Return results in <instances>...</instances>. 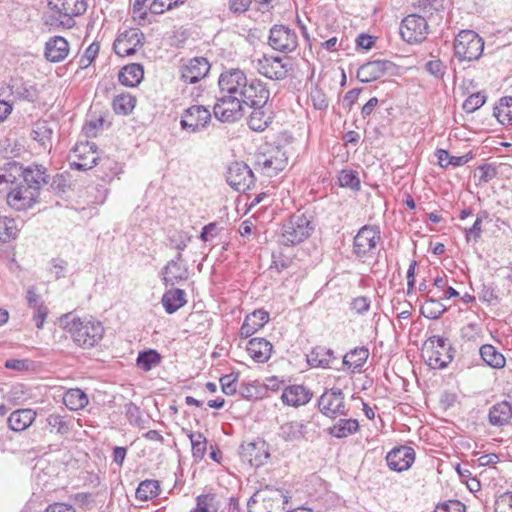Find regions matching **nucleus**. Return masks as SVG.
<instances>
[{
    "label": "nucleus",
    "mask_w": 512,
    "mask_h": 512,
    "mask_svg": "<svg viewBox=\"0 0 512 512\" xmlns=\"http://www.w3.org/2000/svg\"><path fill=\"white\" fill-rule=\"evenodd\" d=\"M23 182L16 184L7 195V203L15 210H26L37 201L40 189L48 184L49 174L46 167L32 164L24 168Z\"/></svg>",
    "instance_id": "f257e3e1"
},
{
    "label": "nucleus",
    "mask_w": 512,
    "mask_h": 512,
    "mask_svg": "<svg viewBox=\"0 0 512 512\" xmlns=\"http://www.w3.org/2000/svg\"><path fill=\"white\" fill-rule=\"evenodd\" d=\"M61 323L73 342L83 349L96 346L104 336L102 323L92 317H76L71 313L66 314Z\"/></svg>",
    "instance_id": "f03ea898"
},
{
    "label": "nucleus",
    "mask_w": 512,
    "mask_h": 512,
    "mask_svg": "<svg viewBox=\"0 0 512 512\" xmlns=\"http://www.w3.org/2000/svg\"><path fill=\"white\" fill-rule=\"evenodd\" d=\"M313 230L310 216L294 213L282 224L279 242L285 246L299 244L307 239Z\"/></svg>",
    "instance_id": "7ed1b4c3"
},
{
    "label": "nucleus",
    "mask_w": 512,
    "mask_h": 512,
    "mask_svg": "<svg viewBox=\"0 0 512 512\" xmlns=\"http://www.w3.org/2000/svg\"><path fill=\"white\" fill-rule=\"evenodd\" d=\"M288 498L279 489L266 486L257 491L247 503L248 512H284Z\"/></svg>",
    "instance_id": "20e7f679"
},
{
    "label": "nucleus",
    "mask_w": 512,
    "mask_h": 512,
    "mask_svg": "<svg viewBox=\"0 0 512 512\" xmlns=\"http://www.w3.org/2000/svg\"><path fill=\"white\" fill-rule=\"evenodd\" d=\"M454 352L447 338L433 336L423 349V358L432 369H443L453 360Z\"/></svg>",
    "instance_id": "39448f33"
},
{
    "label": "nucleus",
    "mask_w": 512,
    "mask_h": 512,
    "mask_svg": "<svg viewBox=\"0 0 512 512\" xmlns=\"http://www.w3.org/2000/svg\"><path fill=\"white\" fill-rule=\"evenodd\" d=\"M484 50L483 39L472 30H462L454 40L455 56L461 61L479 59Z\"/></svg>",
    "instance_id": "423d86ee"
},
{
    "label": "nucleus",
    "mask_w": 512,
    "mask_h": 512,
    "mask_svg": "<svg viewBox=\"0 0 512 512\" xmlns=\"http://www.w3.org/2000/svg\"><path fill=\"white\" fill-rule=\"evenodd\" d=\"M48 6L58 14L57 20L65 28H72L75 25L73 17L87 9L85 0H49Z\"/></svg>",
    "instance_id": "0eeeda50"
},
{
    "label": "nucleus",
    "mask_w": 512,
    "mask_h": 512,
    "mask_svg": "<svg viewBox=\"0 0 512 512\" xmlns=\"http://www.w3.org/2000/svg\"><path fill=\"white\" fill-rule=\"evenodd\" d=\"M245 108L240 98L220 94L213 107V113L221 122H235L243 117Z\"/></svg>",
    "instance_id": "6e6552de"
},
{
    "label": "nucleus",
    "mask_w": 512,
    "mask_h": 512,
    "mask_svg": "<svg viewBox=\"0 0 512 512\" xmlns=\"http://www.w3.org/2000/svg\"><path fill=\"white\" fill-rule=\"evenodd\" d=\"M268 44L273 50L290 53L298 46V36L290 27L284 24H275L270 28Z\"/></svg>",
    "instance_id": "1a4fd4ad"
},
{
    "label": "nucleus",
    "mask_w": 512,
    "mask_h": 512,
    "mask_svg": "<svg viewBox=\"0 0 512 512\" xmlns=\"http://www.w3.org/2000/svg\"><path fill=\"white\" fill-rule=\"evenodd\" d=\"M95 148V144L88 141L76 144L69 155L70 168L85 171L95 167L99 159Z\"/></svg>",
    "instance_id": "9d476101"
},
{
    "label": "nucleus",
    "mask_w": 512,
    "mask_h": 512,
    "mask_svg": "<svg viewBox=\"0 0 512 512\" xmlns=\"http://www.w3.org/2000/svg\"><path fill=\"white\" fill-rule=\"evenodd\" d=\"M345 396L341 389L332 388L326 390L318 400V407L322 414L330 418L347 415L348 409L345 405Z\"/></svg>",
    "instance_id": "9b49d317"
},
{
    "label": "nucleus",
    "mask_w": 512,
    "mask_h": 512,
    "mask_svg": "<svg viewBox=\"0 0 512 512\" xmlns=\"http://www.w3.org/2000/svg\"><path fill=\"white\" fill-rule=\"evenodd\" d=\"M396 65L385 59H377L362 64L357 70V79L362 83L376 81L385 75H394Z\"/></svg>",
    "instance_id": "f8f14e48"
},
{
    "label": "nucleus",
    "mask_w": 512,
    "mask_h": 512,
    "mask_svg": "<svg viewBox=\"0 0 512 512\" xmlns=\"http://www.w3.org/2000/svg\"><path fill=\"white\" fill-rule=\"evenodd\" d=\"M429 33V26L424 16L410 14L400 25V34L408 43L422 42Z\"/></svg>",
    "instance_id": "ddd939ff"
},
{
    "label": "nucleus",
    "mask_w": 512,
    "mask_h": 512,
    "mask_svg": "<svg viewBox=\"0 0 512 512\" xmlns=\"http://www.w3.org/2000/svg\"><path fill=\"white\" fill-rule=\"evenodd\" d=\"M380 239V230L377 226L365 225L361 227L353 240V253L358 258L367 256L376 249Z\"/></svg>",
    "instance_id": "4468645a"
},
{
    "label": "nucleus",
    "mask_w": 512,
    "mask_h": 512,
    "mask_svg": "<svg viewBox=\"0 0 512 512\" xmlns=\"http://www.w3.org/2000/svg\"><path fill=\"white\" fill-rule=\"evenodd\" d=\"M247 79L244 71L240 69L226 70L220 74L218 79L219 93L233 98H241Z\"/></svg>",
    "instance_id": "2eb2a0df"
},
{
    "label": "nucleus",
    "mask_w": 512,
    "mask_h": 512,
    "mask_svg": "<svg viewBox=\"0 0 512 512\" xmlns=\"http://www.w3.org/2000/svg\"><path fill=\"white\" fill-rule=\"evenodd\" d=\"M144 39V34L140 29L125 30L115 39L113 49L118 56H132L139 47L144 45Z\"/></svg>",
    "instance_id": "dca6fc26"
},
{
    "label": "nucleus",
    "mask_w": 512,
    "mask_h": 512,
    "mask_svg": "<svg viewBox=\"0 0 512 512\" xmlns=\"http://www.w3.org/2000/svg\"><path fill=\"white\" fill-rule=\"evenodd\" d=\"M227 183L236 191L244 192L254 185L252 170L244 162H233L227 169Z\"/></svg>",
    "instance_id": "f3484780"
},
{
    "label": "nucleus",
    "mask_w": 512,
    "mask_h": 512,
    "mask_svg": "<svg viewBox=\"0 0 512 512\" xmlns=\"http://www.w3.org/2000/svg\"><path fill=\"white\" fill-rule=\"evenodd\" d=\"M211 120L210 111L202 105H193L182 114L180 125L183 130L197 133L206 128Z\"/></svg>",
    "instance_id": "a211bd4d"
},
{
    "label": "nucleus",
    "mask_w": 512,
    "mask_h": 512,
    "mask_svg": "<svg viewBox=\"0 0 512 512\" xmlns=\"http://www.w3.org/2000/svg\"><path fill=\"white\" fill-rule=\"evenodd\" d=\"M270 92L266 85L259 79H247L246 87L243 89L241 101L246 107H264L269 99Z\"/></svg>",
    "instance_id": "6ab92c4d"
},
{
    "label": "nucleus",
    "mask_w": 512,
    "mask_h": 512,
    "mask_svg": "<svg viewBox=\"0 0 512 512\" xmlns=\"http://www.w3.org/2000/svg\"><path fill=\"white\" fill-rule=\"evenodd\" d=\"M163 281L165 285L174 286L185 281L189 277L188 266L185 263L182 253L178 252L174 259L170 260L162 269Z\"/></svg>",
    "instance_id": "aec40b11"
},
{
    "label": "nucleus",
    "mask_w": 512,
    "mask_h": 512,
    "mask_svg": "<svg viewBox=\"0 0 512 512\" xmlns=\"http://www.w3.org/2000/svg\"><path fill=\"white\" fill-rule=\"evenodd\" d=\"M415 461V451L409 446L393 448L386 455L388 467L396 472L408 470Z\"/></svg>",
    "instance_id": "412c9836"
},
{
    "label": "nucleus",
    "mask_w": 512,
    "mask_h": 512,
    "mask_svg": "<svg viewBox=\"0 0 512 512\" xmlns=\"http://www.w3.org/2000/svg\"><path fill=\"white\" fill-rule=\"evenodd\" d=\"M257 70L269 79L281 80L287 76L288 63L280 57L263 56L257 62Z\"/></svg>",
    "instance_id": "4be33fe9"
},
{
    "label": "nucleus",
    "mask_w": 512,
    "mask_h": 512,
    "mask_svg": "<svg viewBox=\"0 0 512 512\" xmlns=\"http://www.w3.org/2000/svg\"><path fill=\"white\" fill-rule=\"evenodd\" d=\"M8 88L12 96L15 99L26 101V102H36L39 98V90L37 86L30 81H25L21 77L11 78L8 83Z\"/></svg>",
    "instance_id": "5701e85b"
},
{
    "label": "nucleus",
    "mask_w": 512,
    "mask_h": 512,
    "mask_svg": "<svg viewBox=\"0 0 512 512\" xmlns=\"http://www.w3.org/2000/svg\"><path fill=\"white\" fill-rule=\"evenodd\" d=\"M210 70V64L206 58L195 57L181 69L180 79L185 83L195 84L203 79Z\"/></svg>",
    "instance_id": "b1692460"
},
{
    "label": "nucleus",
    "mask_w": 512,
    "mask_h": 512,
    "mask_svg": "<svg viewBox=\"0 0 512 512\" xmlns=\"http://www.w3.org/2000/svg\"><path fill=\"white\" fill-rule=\"evenodd\" d=\"M69 53V43L62 36H54L45 44V58L53 63L63 61Z\"/></svg>",
    "instance_id": "393cba45"
},
{
    "label": "nucleus",
    "mask_w": 512,
    "mask_h": 512,
    "mask_svg": "<svg viewBox=\"0 0 512 512\" xmlns=\"http://www.w3.org/2000/svg\"><path fill=\"white\" fill-rule=\"evenodd\" d=\"M37 416L36 411L30 408H22L13 411L8 419V427L15 432H22L29 428L35 421Z\"/></svg>",
    "instance_id": "a878e982"
},
{
    "label": "nucleus",
    "mask_w": 512,
    "mask_h": 512,
    "mask_svg": "<svg viewBox=\"0 0 512 512\" xmlns=\"http://www.w3.org/2000/svg\"><path fill=\"white\" fill-rule=\"evenodd\" d=\"M246 349L255 362L265 363L271 357L273 346L265 338H252L248 341Z\"/></svg>",
    "instance_id": "bb28decb"
},
{
    "label": "nucleus",
    "mask_w": 512,
    "mask_h": 512,
    "mask_svg": "<svg viewBox=\"0 0 512 512\" xmlns=\"http://www.w3.org/2000/svg\"><path fill=\"white\" fill-rule=\"evenodd\" d=\"M268 320L269 314L266 311L255 310L246 316L240 328V336L242 338H248L252 336L255 332L264 327Z\"/></svg>",
    "instance_id": "cd10ccee"
},
{
    "label": "nucleus",
    "mask_w": 512,
    "mask_h": 512,
    "mask_svg": "<svg viewBox=\"0 0 512 512\" xmlns=\"http://www.w3.org/2000/svg\"><path fill=\"white\" fill-rule=\"evenodd\" d=\"M287 160L286 153L277 148L269 156H264L263 161H258V164L262 165L265 173L271 177L284 170L287 165Z\"/></svg>",
    "instance_id": "c85d7f7f"
},
{
    "label": "nucleus",
    "mask_w": 512,
    "mask_h": 512,
    "mask_svg": "<svg viewBox=\"0 0 512 512\" xmlns=\"http://www.w3.org/2000/svg\"><path fill=\"white\" fill-rule=\"evenodd\" d=\"M312 393L302 385H294L284 389L281 399L290 406H301L308 403Z\"/></svg>",
    "instance_id": "c756f323"
},
{
    "label": "nucleus",
    "mask_w": 512,
    "mask_h": 512,
    "mask_svg": "<svg viewBox=\"0 0 512 512\" xmlns=\"http://www.w3.org/2000/svg\"><path fill=\"white\" fill-rule=\"evenodd\" d=\"M240 455L244 461H247L252 467L262 466L269 458V453L258 447L256 443L250 442L240 447Z\"/></svg>",
    "instance_id": "7c9ffc66"
},
{
    "label": "nucleus",
    "mask_w": 512,
    "mask_h": 512,
    "mask_svg": "<svg viewBox=\"0 0 512 512\" xmlns=\"http://www.w3.org/2000/svg\"><path fill=\"white\" fill-rule=\"evenodd\" d=\"M488 418L493 426L508 424L512 418V403L505 400L494 404L489 410Z\"/></svg>",
    "instance_id": "2f4dec72"
},
{
    "label": "nucleus",
    "mask_w": 512,
    "mask_h": 512,
    "mask_svg": "<svg viewBox=\"0 0 512 512\" xmlns=\"http://www.w3.org/2000/svg\"><path fill=\"white\" fill-rule=\"evenodd\" d=\"M369 357V350L365 346L350 350L343 357V365L351 372H360Z\"/></svg>",
    "instance_id": "473e14b6"
},
{
    "label": "nucleus",
    "mask_w": 512,
    "mask_h": 512,
    "mask_svg": "<svg viewBox=\"0 0 512 512\" xmlns=\"http://www.w3.org/2000/svg\"><path fill=\"white\" fill-rule=\"evenodd\" d=\"M185 297L183 289L173 288L163 294L161 303L168 314H173L187 303Z\"/></svg>",
    "instance_id": "72a5a7b5"
},
{
    "label": "nucleus",
    "mask_w": 512,
    "mask_h": 512,
    "mask_svg": "<svg viewBox=\"0 0 512 512\" xmlns=\"http://www.w3.org/2000/svg\"><path fill=\"white\" fill-rule=\"evenodd\" d=\"M144 76V69L138 63L124 66L119 72V82L128 87L137 86Z\"/></svg>",
    "instance_id": "f704fd0d"
},
{
    "label": "nucleus",
    "mask_w": 512,
    "mask_h": 512,
    "mask_svg": "<svg viewBox=\"0 0 512 512\" xmlns=\"http://www.w3.org/2000/svg\"><path fill=\"white\" fill-rule=\"evenodd\" d=\"M306 426L298 421L282 424L279 428V437L286 442L299 441L305 437Z\"/></svg>",
    "instance_id": "c9c22d12"
},
{
    "label": "nucleus",
    "mask_w": 512,
    "mask_h": 512,
    "mask_svg": "<svg viewBox=\"0 0 512 512\" xmlns=\"http://www.w3.org/2000/svg\"><path fill=\"white\" fill-rule=\"evenodd\" d=\"M358 429L359 423L356 419L341 418L328 429V433L333 437L341 439L356 433Z\"/></svg>",
    "instance_id": "e433bc0d"
},
{
    "label": "nucleus",
    "mask_w": 512,
    "mask_h": 512,
    "mask_svg": "<svg viewBox=\"0 0 512 512\" xmlns=\"http://www.w3.org/2000/svg\"><path fill=\"white\" fill-rule=\"evenodd\" d=\"M24 173V167L20 163L9 161L0 167V184H16L20 178L23 179Z\"/></svg>",
    "instance_id": "4c0bfd02"
},
{
    "label": "nucleus",
    "mask_w": 512,
    "mask_h": 512,
    "mask_svg": "<svg viewBox=\"0 0 512 512\" xmlns=\"http://www.w3.org/2000/svg\"><path fill=\"white\" fill-rule=\"evenodd\" d=\"M88 397L81 389H69L63 396V403L71 411H77L88 405Z\"/></svg>",
    "instance_id": "58836bf2"
},
{
    "label": "nucleus",
    "mask_w": 512,
    "mask_h": 512,
    "mask_svg": "<svg viewBox=\"0 0 512 512\" xmlns=\"http://www.w3.org/2000/svg\"><path fill=\"white\" fill-rule=\"evenodd\" d=\"M480 356L483 361L492 368L501 369L505 366V357L493 345H482L480 348Z\"/></svg>",
    "instance_id": "ea45409f"
},
{
    "label": "nucleus",
    "mask_w": 512,
    "mask_h": 512,
    "mask_svg": "<svg viewBox=\"0 0 512 512\" xmlns=\"http://www.w3.org/2000/svg\"><path fill=\"white\" fill-rule=\"evenodd\" d=\"M53 130L45 120L37 121L31 131V138L46 149L51 144Z\"/></svg>",
    "instance_id": "a19ab883"
},
{
    "label": "nucleus",
    "mask_w": 512,
    "mask_h": 512,
    "mask_svg": "<svg viewBox=\"0 0 512 512\" xmlns=\"http://www.w3.org/2000/svg\"><path fill=\"white\" fill-rule=\"evenodd\" d=\"M307 357V361L311 366L327 367L330 361L334 359V352L329 348L318 346Z\"/></svg>",
    "instance_id": "79ce46f5"
},
{
    "label": "nucleus",
    "mask_w": 512,
    "mask_h": 512,
    "mask_svg": "<svg viewBox=\"0 0 512 512\" xmlns=\"http://www.w3.org/2000/svg\"><path fill=\"white\" fill-rule=\"evenodd\" d=\"M253 111L248 118V126L253 131H264L269 123H271V117L266 114L263 107L253 106Z\"/></svg>",
    "instance_id": "37998d69"
},
{
    "label": "nucleus",
    "mask_w": 512,
    "mask_h": 512,
    "mask_svg": "<svg viewBox=\"0 0 512 512\" xmlns=\"http://www.w3.org/2000/svg\"><path fill=\"white\" fill-rule=\"evenodd\" d=\"M493 114L501 124H512V97L501 98Z\"/></svg>",
    "instance_id": "c03bdc74"
},
{
    "label": "nucleus",
    "mask_w": 512,
    "mask_h": 512,
    "mask_svg": "<svg viewBox=\"0 0 512 512\" xmlns=\"http://www.w3.org/2000/svg\"><path fill=\"white\" fill-rule=\"evenodd\" d=\"M161 362V355L153 349L142 351L138 354L136 364L138 368L147 372Z\"/></svg>",
    "instance_id": "a18cd8bd"
},
{
    "label": "nucleus",
    "mask_w": 512,
    "mask_h": 512,
    "mask_svg": "<svg viewBox=\"0 0 512 512\" xmlns=\"http://www.w3.org/2000/svg\"><path fill=\"white\" fill-rule=\"evenodd\" d=\"M45 426L49 429L50 433H56L59 435H65L69 433L70 426L69 421L65 417L53 413L45 419Z\"/></svg>",
    "instance_id": "49530a36"
},
{
    "label": "nucleus",
    "mask_w": 512,
    "mask_h": 512,
    "mask_svg": "<svg viewBox=\"0 0 512 512\" xmlns=\"http://www.w3.org/2000/svg\"><path fill=\"white\" fill-rule=\"evenodd\" d=\"M160 485L157 480H144L140 482L136 489V498L142 501L158 496Z\"/></svg>",
    "instance_id": "de8ad7c7"
},
{
    "label": "nucleus",
    "mask_w": 512,
    "mask_h": 512,
    "mask_svg": "<svg viewBox=\"0 0 512 512\" xmlns=\"http://www.w3.org/2000/svg\"><path fill=\"white\" fill-rule=\"evenodd\" d=\"M136 104V99L130 94H119L113 99V109L115 113L121 115L130 114Z\"/></svg>",
    "instance_id": "09e8293b"
},
{
    "label": "nucleus",
    "mask_w": 512,
    "mask_h": 512,
    "mask_svg": "<svg viewBox=\"0 0 512 512\" xmlns=\"http://www.w3.org/2000/svg\"><path fill=\"white\" fill-rule=\"evenodd\" d=\"M446 307L439 301L433 298H428L421 306V314L428 319H438L445 311Z\"/></svg>",
    "instance_id": "8fccbe9b"
},
{
    "label": "nucleus",
    "mask_w": 512,
    "mask_h": 512,
    "mask_svg": "<svg viewBox=\"0 0 512 512\" xmlns=\"http://www.w3.org/2000/svg\"><path fill=\"white\" fill-rule=\"evenodd\" d=\"M338 182L341 187L350 188L353 191H359L361 188L358 173L354 170L343 169L340 171Z\"/></svg>",
    "instance_id": "3c124183"
},
{
    "label": "nucleus",
    "mask_w": 512,
    "mask_h": 512,
    "mask_svg": "<svg viewBox=\"0 0 512 512\" xmlns=\"http://www.w3.org/2000/svg\"><path fill=\"white\" fill-rule=\"evenodd\" d=\"M188 438L191 441L193 458L195 460H201L206 453L207 439L200 432H198V433L190 432L188 434Z\"/></svg>",
    "instance_id": "603ef678"
},
{
    "label": "nucleus",
    "mask_w": 512,
    "mask_h": 512,
    "mask_svg": "<svg viewBox=\"0 0 512 512\" xmlns=\"http://www.w3.org/2000/svg\"><path fill=\"white\" fill-rule=\"evenodd\" d=\"M218 503L213 493L201 494L196 498L195 512H217Z\"/></svg>",
    "instance_id": "864d4df0"
},
{
    "label": "nucleus",
    "mask_w": 512,
    "mask_h": 512,
    "mask_svg": "<svg viewBox=\"0 0 512 512\" xmlns=\"http://www.w3.org/2000/svg\"><path fill=\"white\" fill-rule=\"evenodd\" d=\"M414 7L423 13L422 16H431L434 12L444 9V0H415Z\"/></svg>",
    "instance_id": "5fc2aeb1"
},
{
    "label": "nucleus",
    "mask_w": 512,
    "mask_h": 512,
    "mask_svg": "<svg viewBox=\"0 0 512 512\" xmlns=\"http://www.w3.org/2000/svg\"><path fill=\"white\" fill-rule=\"evenodd\" d=\"M486 102V96L480 92L471 94L463 103L462 108L466 113H473Z\"/></svg>",
    "instance_id": "6e6d98bb"
},
{
    "label": "nucleus",
    "mask_w": 512,
    "mask_h": 512,
    "mask_svg": "<svg viewBox=\"0 0 512 512\" xmlns=\"http://www.w3.org/2000/svg\"><path fill=\"white\" fill-rule=\"evenodd\" d=\"M183 4V0H153L149 10L152 14H162L166 10Z\"/></svg>",
    "instance_id": "4d7b16f0"
},
{
    "label": "nucleus",
    "mask_w": 512,
    "mask_h": 512,
    "mask_svg": "<svg viewBox=\"0 0 512 512\" xmlns=\"http://www.w3.org/2000/svg\"><path fill=\"white\" fill-rule=\"evenodd\" d=\"M238 374H227L220 378L222 392L228 396H232L237 392Z\"/></svg>",
    "instance_id": "13d9d810"
},
{
    "label": "nucleus",
    "mask_w": 512,
    "mask_h": 512,
    "mask_svg": "<svg viewBox=\"0 0 512 512\" xmlns=\"http://www.w3.org/2000/svg\"><path fill=\"white\" fill-rule=\"evenodd\" d=\"M310 100L313 107L317 110H325L328 107V98L324 91L318 87H314L310 92Z\"/></svg>",
    "instance_id": "bf43d9fd"
},
{
    "label": "nucleus",
    "mask_w": 512,
    "mask_h": 512,
    "mask_svg": "<svg viewBox=\"0 0 512 512\" xmlns=\"http://www.w3.org/2000/svg\"><path fill=\"white\" fill-rule=\"evenodd\" d=\"M100 45L97 42L91 43L85 50L84 54L81 56L79 65L80 68H87L96 58L99 53Z\"/></svg>",
    "instance_id": "052dcab7"
},
{
    "label": "nucleus",
    "mask_w": 512,
    "mask_h": 512,
    "mask_svg": "<svg viewBox=\"0 0 512 512\" xmlns=\"http://www.w3.org/2000/svg\"><path fill=\"white\" fill-rule=\"evenodd\" d=\"M169 241L172 247H174L178 252L182 253V251H184L188 243L191 241V236L186 232L179 231L169 236Z\"/></svg>",
    "instance_id": "680f3d73"
},
{
    "label": "nucleus",
    "mask_w": 512,
    "mask_h": 512,
    "mask_svg": "<svg viewBox=\"0 0 512 512\" xmlns=\"http://www.w3.org/2000/svg\"><path fill=\"white\" fill-rule=\"evenodd\" d=\"M495 512H512V492L507 491L499 495L494 504Z\"/></svg>",
    "instance_id": "e2e57ef3"
},
{
    "label": "nucleus",
    "mask_w": 512,
    "mask_h": 512,
    "mask_svg": "<svg viewBox=\"0 0 512 512\" xmlns=\"http://www.w3.org/2000/svg\"><path fill=\"white\" fill-rule=\"evenodd\" d=\"M434 512H465V505L459 500H448L439 503Z\"/></svg>",
    "instance_id": "0e129e2a"
},
{
    "label": "nucleus",
    "mask_w": 512,
    "mask_h": 512,
    "mask_svg": "<svg viewBox=\"0 0 512 512\" xmlns=\"http://www.w3.org/2000/svg\"><path fill=\"white\" fill-rule=\"evenodd\" d=\"M479 297L481 301L489 304L498 300L496 289L493 283L483 284Z\"/></svg>",
    "instance_id": "69168bd1"
},
{
    "label": "nucleus",
    "mask_w": 512,
    "mask_h": 512,
    "mask_svg": "<svg viewBox=\"0 0 512 512\" xmlns=\"http://www.w3.org/2000/svg\"><path fill=\"white\" fill-rule=\"evenodd\" d=\"M26 299L29 307H31L33 310L39 308L40 306H45L41 300V296L36 293V288L34 286H30L27 289Z\"/></svg>",
    "instance_id": "338daca9"
},
{
    "label": "nucleus",
    "mask_w": 512,
    "mask_h": 512,
    "mask_svg": "<svg viewBox=\"0 0 512 512\" xmlns=\"http://www.w3.org/2000/svg\"><path fill=\"white\" fill-rule=\"evenodd\" d=\"M425 66L426 70L437 78H441L445 73V66L440 60H430Z\"/></svg>",
    "instance_id": "774afa93"
}]
</instances>
